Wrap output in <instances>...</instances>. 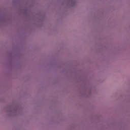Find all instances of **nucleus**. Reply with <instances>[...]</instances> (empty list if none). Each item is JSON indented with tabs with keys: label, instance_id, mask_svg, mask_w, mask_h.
<instances>
[{
	"label": "nucleus",
	"instance_id": "f257e3e1",
	"mask_svg": "<svg viewBox=\"0 0 130 130\" xmlns=\"http://www.w3.org/2000/svg\"><path fill=\"white\" fill-rule=\"evenodd\" d=\"M17 109H18V106H17Z\"/></svg>",
	"mask_w": 130,
	"mask_h": 130
}]
</instances>
